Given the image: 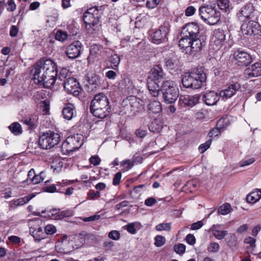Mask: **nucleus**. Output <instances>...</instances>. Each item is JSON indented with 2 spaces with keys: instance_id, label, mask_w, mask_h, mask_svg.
Returning a JSON list of instances; mask_svg holds the SVG:
<instances>
[{
  "instance_id": "f257e3e1",
  "label": "nucleus",
  "mask_w": 261,
  "mask_h": 261,
  "mask_svg": "<svg viewBox=\"0 0 261 261\" xmlns=\"http://www.w3.org/2000/svg\"><path fill=\"white\" fill-rule=\"evenodd\" d=\"M206 75L202 66L194 68L181 75V83L187 89H200L206 81Z\"/></svg>"
},
{
  "instance_id": "f03ea898",
  "label": "nucleus",
  "mask_w": 261,
  "mask_h": 261,
  "mask_svg": "<svg viewBox=\"0 0 261 261\" xmlns=\"http://www.w3.org/2000/svg\"><path fill=\"white\" fill-rule=\"evenodd\" d=\"M90 111L94 116L100 119H103L110 114L111 108L105 94L100 92L94 96L90 103Z\"/></svg>"
},
{
  "instance_id": "7ed1b4c3",
  "label": "nucleus",
  "mask_w": 261,
  "mask_h": 261,
  "mask_svg": "<svg viewBox=\"0 0 261 261\" xmlns=\"http://www.w3.org/2000/svg\"><path fill=\"white\" fill-rule=\"evenodd\" d=\"M163 98L165 103H174L179 97V90L174 82L171 80L163 81L160 87Z\"/></svg>"
},
{
  "instance_id": "20e7f679",
  "label": "nucleus",
  "mask_w": 261,
  "mask_h": 261,
  "mask_svg": "<svg viewBox=\"0 0 261 261\" xmlns=\"http://www.w3.org/2000/svg\"><path fill=\"white\" fill-rule=\"evenodd\" d=\"M198 12L201 19L210 25L216 24L220 20V11L208 5L200 7Z\"/></svg>"
},
{
  "instance_id": "39448f33",
  "label": "nucleus",
  "mask_w": 261,
  "mask_h": 261,
  "mask_svg": "<svg viewBox=\"0 0 261 261\" xmlns=\"http://www.w3.org/2000/svg\"><path fill=\"white\" fill-rule=\"evenodd\" d=\"M60 140L59 134L48 130L40 135L38 145L42 149H49L58 145Z\"/></svg>"
},
{
  "instance_id": "423d86ee",
  "label": "nucleus",
  "mask_w": 261,
  "mask_h": 261,
  "mask_svg": "<svg viewBox=\"0 0 261 261\" xmlns=\"http://www.w3.org/2000/svg\"><path fill=\"white\" fill-rule=\"evenodd\" d=\"M33 67H37L45 75L49 77L56 78L58 75L57 66L56 63L51 59H46L44 58L40 59L34 65Z\"/></svg>"
},
{
  "instance_id": "0eeeda50",
  "label": "nucleus",
  "mask_w": 261,
  "mask_h": 261,
  "mask_svg": "<svg viewBox=\"0 0 261 261\" xmlns=\"http://www.w3.org/2000/svg\"><path fill=\"white\" fill-rule=\"evenodd\" d=\"M83 136L78 134L68 137L62 145V150L64 154H69L79 149L83 144Z\"/></svg>"
},
{
  "instance_id": "6e6552de",
  "label": "nucleus",
  "mask_w": 261,
  "mask_h": 261,
  "mask_svg": "<svg viewBox=\"0 0 261 261\" xmlns=\"http://www.w3.org/2000/svg\"><path fill=\"white\" fill-rule=\"evenodd\" d=\"M31 72L33 75L34 83L38 85H43L45 88H51L56 82V78L49 77L48 75L42 73L41 76L40 75L42 71L37 67H33Z\"/></svg>"
},
{
  "instance_id": "1a4fd4ad",
  "label": "nucleus",
  "mask_w": 261,
  "mask_h": 261,
  "mask_svg": "<svg viewBox=\"0 0 261 261\" xmlns=\"http://www.w3.org/2000/svg\"><path fill=\"white\" fill-rule=\"evenodd\" d=\"M170 25L168 21H165L151 35L152 42L159 44L167 41V35L169 32Z\"/></svg>"
},
{
  "instance_id": "9d476101",
  "label": "nucleus",
  "mask_w": 261,
  "mask_h": 261,
  "mask_svg": "<svg viewBox=\"0 0 261 261\" xmlns=\"http://www.w3.org/2000/svg\"><path fill=\"white\" fill-rule=\"evenodd\" d=\"M241 30L246 35H258L261 36V25L256 21L250 20L244 22Z\"/></svg>"
},
{
  "instance_id": "9b49d317",
  "label": "nucleus",
  "mask_w": 261,
  "mask_h": 261,
  "mask_svg": "<svg viewBox=\"0 0 261 261\" xmlns=\"http://www.w3.org/2000/svg\"><path fill=\"white\" fill-rule=\"evenodd\" d=\"M105 81L106 79L103 76H101L95 72L89 74L87 76L88 83L92 90L104 88Z\"/></svg>"
},
{
  "instance_id": "f8f14e48",
  "label": "nucleus",
  "mask_w": 261,
  "mask_h": 261,
  "mask_svg": "<svg viewBox=\"0 0 261 261\" xmlns=\"http://www.w3.org/2000/svg\"><path fill=\"white\" fill-rule=\"evenodd\" d=\"M233 55L236 64L239 66H247L252 62L251 56L241 49L234 51Z\"/></svg>"
},
{
  "instance_id": "ddd939ff",
  "label": "nucleus",
  "mask_w": 261,
  "mask_h": 261,
  "mask_svg": "<svg viewBox=\"0 0 261 261\" xmlns=\"http://www.w3.org/2000/svg\"><path fill=\"white\" fill-rule=\"evenodd\" d=\"M191 39V46L187 49L190 55H195L205 47L206 44V38L204 36H200Z\"/></svg>"
},
{
  "instance_id": "4468645a",
  "label": "nucleus",
  "mask_w": 261,
  "mask_h": 261,
  "mask_svg": "<svg viewBox=\"0 0 261 261\" xmlns=\"http://www.w3.org/2000/svg\"><path fill=\"white\" fill-rule=\"evenodd\" d=\"M82 44L80 41H74L66 49L65 53L68 58L74 59L78 58L81 54Z\"/></svg>"
},
{
  "instance_id": "2eb2a0df",
  "label": "nucleus",
  "mask_w": 261,
  "mask_h": 261,
  "mask_svg": "<svg viewBox=\"0 0 261 261\" xmlns=\"http://www.w3.org/2000/svg\"><path fill=\"white\" fill-rule=\"evenodd\" d=\"M241 88V84L238 82L232 81L229 83L227 87L220 92V96L223 99L231 97Z\"/></svg>"
},
{
  "instance_id": "dca6fc26",
  "label": "nucleus",
  "mask_w": 261,
  "mask_h": 261,
  "mask_svg": "<svg viewBox=\"0 0 261 261\" xmlns=\"http://www.w3.org/2000/svg\"><path fill=\"white\" fill-rule=\"evenodd\" d=\"M244 74L247 79L261 76V63L256 62L247 67L244 70Z\"/></svg>"
},
{
  "instance_id": "f3484780",
  "label": "nucleus",
  "mask_w": 261,
  "mask_h": 261,
  "mask_svg": "<svg viewBox=\"0 0 261 261\" xmlns=\"http://www.w3.org/2000/svg\"><path fill=\"white\" fill-rule=\"evenodd\" d=\"M187 34L186 35L191 38H195L201 36L200 28L197 23L192 22L187 23L182 28Z\"/></svg>"
},
{
  "instance_id": "a211bd4d",
  "label": "nucleus",
  "mask_w": 261,
  "mask_h": 261,
  "mask_svg": "<svg viewBox=\"0 0 261 261\" xmlns=\"http://www.w3.org/2000/svg\"><path fill=\"white\" fill-rule=\"evenodd\" d=\"M200 96L196 94L193 96L188 95H181L179 99V103L182 107H192L199 102Z\"/></svg>"
},
{
  "instance_id": "6ab92c4d",
  "label": "nucleus",
  "mask_w": 261,
  "mask_h": 261,
  "mask_svg": "<svg viewBox=\"0 0 261 261\" xmlns=\"http://www.w3.org/2000/svg\"><path fill=\"white\" fill-rule=\"evenodd\" d=\"M225 34L222 29H218L214 31L212 43L217 47V49L220 48L225 42Z\"/></svg>"
},
{
  "instance_id": "aec40b11",
  "label": "nucleus",
  "mask_w": 261,
  "mask_h": 261,
  "mask_svg": "<svg viewBox=\"0 0 261 261\" xmlns=\"http://www.w3.org/2000/svg\"><path fill=\"white\" fill-rule=\"evenodd\" d=\"M220 96L217 92L211 91L203 94L202 100L206 105L212 106L216 104Z\"/></svg>"
},
{
  "instance_id": "412c9836",
  "label": "nucleus",
  "mask_w": 261,
  "mask_h": 261,
  "mask_svg": "<svg viewBox=\"0 0 261 261\" xmlns=\"http://www.w3.org/2000/svg\"><path fill=\"white\" fill-rule=\"evenodd\" d=\"M93 12V9H87L83 15V19L86 28L88 26L90 28L94 27L98 24L99 21L94 17L93 14H92Z\"/></svg>"
},
{
  "instance_id": "4be33fe9",
  "label": "nucleus",
  "mask_w": 261,
  "mask_h": 261,
  "mask_svg": "<svg viewBox=\"0 0 261 261\" xmlns=\"http://www.w3.org/2000/svg\"><path fill=\"white\" fill-rule=\"evenodd\" d=\"M62 112L63 118L67 120H71L76 114L75 106L71 103L65 104Z\"/></svg>"
},
{
  "instance_id": "5701e85b",
  "label": "nucleus",
  "mask_w": 261,
  "mask_h": 261,
  "mask_svg": "<svg viewBox=\"0 0 261 261\" xmlns=\"http://www.w3.org/2000/svg\"><path fill=\"white\" fill-rule=\"evenodd\" d=\"M151 76L149 77L148 79H151L152 80L158 83H163L165 74L163 71L162 68L159 65H155L151 70Z\"/></svg>"
},
{
  "instance_id": "b1692460",
  "label": "nucleus",
  "mask_w": 261,
  "mask_h": 261,
  "mask_svg": "<svg viewBox=\"0 0 261 261\" xmlns=\"http://www.w3.org/2000/svg\"><path fill=\"white\" fill-rule=\"evenodd\" d=\"M254 7L251 3H246L241 10L237 13L238 17L243 16L247 19L251 17V15L253 13Z\"/></svg>"
},
{
  "instance_id": "393cba45",
  "label": "nucleus",
  "mask_w": 261,
  "mask_h": 261,
  "mask_svg": "<svg viewBox=\"0 0 261 261\" xmlns=\"http://www.w3.org/2000/svg\"><path fill=\"white\" fill-rule=\"evenodd\" d=\"M147 87L150 94L154 97L158 96L160 91V83L155 82L151 79H148Z\"/></svg>"
},
{
  "instance_id": "a878e982",
  "label": "nucleus",
  "mask_w": 261,
  "mask_h": 261,
  "mask_svg": "<svg viewBox=\"0 0 261 261\" xmlns=\"http://www.w3.org/2000/svg\"><path fill=\"white\" fill-rule=\"evenodd\" d=\"M162 110V105L159 101H151L147 106V111L149 114H159Z\"/></svg>"
},
{
  "instance_id": "bb28decb",
  "label": "nucleus",
  "mask_w": 261,
  "mask_h": 261,
  "mask_svg": "<svg viewBox=\"0 0 261 261\" xmlns=\"http://www.w3.org/2000/svg\"><path fill=\"white\" fill-rule=\"evenodd\" d=\"M191 38L185 35L182 37L178 42L179 46L185 51L186 54L189 55L188 48L191 46Z\"/></svg>"
},
{
  "instance_id": "cd10ccee",
  "label": "nucleus",
  "mask_w": 261,
  "mask_h": 261,
  "mask_svg": "<svg viewBox=\"0 0 261 261\" xmlns=\"http://www.w3.org/2000/svg\"><path fill=\"white\" fill-rule=\"evenodd\" d=\"M261 198V189L249 194L246 197V200L248 203H254Z\"/></svg>"
},
{
  "instance_id": "c85d7f7f",
  "label": "nucleus",
  "mask_w": 261,
  "mask_h": 261,
  "mask_svg": "<svg viewBox=\"0 0 261 261\" xmlns=\"http://www.w3.org/2000/svg\"><path fill=\"white\" fill-rule=\"evenodd\" d=\"M30 233L33 237L35 241L40 242L46 238L45 233L43 231V229L41 227L33 231L30 230Z\"/></svg>"
},
{
  "instance_id": "c756f323",
  "label": "nucleus",
  "mask_w": 261,
  "mask_h": 261,
  "mask_svg": "<svg viewBox=\"0 0 261 261\" xmlns=\"http://www.w3.org/2000/svg\"><path fill=\"white\" fill-rule=\"evenodd\" d=\"M148 128L150 131L153 133H159L163 128V123L157 119H154L148 125Z\"/></svg>"
},
{
  "instance_id": "7c9ffc66",
  "label": "nucleus",
  "mask_w": 261,
  "mask_h": 261,
  "mask_svg": "<svg viewBox=\"0 0 261 261\" xmlns=\"http://www.w3.org/2000/svg\"><path fill=\"white\" fill-rule=\"evenodd\" d=\"M38 118L36 116H32L28 117L23 121V123L28 126L29 129L33 130L36 128L38 125Z\"/></svg>"
},
{
  "instance_id": "2f4dec72",
  "label": "nucleus",
  "mask_w": 261,
  "mask_h": 261,
  "mask_svg": "<svg viewBox=\"0 0 261 261\" xmlns=\"http://www.w3.org/2000/svg\"><path fill=\"white\" fill-rule=\"evenodd\" d=\"M9 129L15 136H19L22 133V128L21 125L17 122L11 123L8 126Z\"/></svg>"
},
{
  "instance_id": "473e14b6",
  "label": "nucleus",
  "mask_w": 261,
  "mask_h": 261,
  "mask_svg": "<svg viewBox=\"0 0 261 261\" xmlns=\"http://www.w3.org/2000/svg\"><path fill=\"white\" fill-rule=\"evenodd\" d=\"M80 235L84 237L83 240H86L87 243H96L98 242L96 236L94 234L88 233L85 231H82L80 232Z\"/></svg>"
},
{
  "instance_id": "72a5a7b5",
  "label": "nucleus",
  "mask_w": 261,
  "mask_h": 261,
  "mask_svg": "<svg viewBox=\"0 0 261 261\" xmlns=\"http://www.w3.org/2000/svg\"><path fill=\"white\" fill-rule=\"evenodd\" d=\"M218 6L225 12H229L232 9L229 0H216Z\"/></svg>"
},
{
  "instance_id": "f704fd0d",
  "label": "nucleus",
  "mask_w": 261,
  "mask_h": 261,
  "mask_svg": "<svg viewBox=\"0 0 261 261\" xmlns=\"http://www.w3.org/2000/svg\"><path fill=\"white\" fill-rule=\"evenodd\" d=\"M108 61L111 63V67L116 70L120 63V58L117 55L114 54L109 57Z\"/></svg>"
},
{
  "instance_id": "c9c22d12",
  "label": "nucleus",
  "mask_w": 261,
  "mask_h": 261,
  "mask_svg": "<svg viewBox=\"0 0 261 261\" xmlns=\"http://www.w3.org/2000/svg\"><path fill=\"white\" fill-rule=\"evenodd\" d=\"M79 83L77 80L73 77H69L64 82L65 89H69V88L78 86Z\"/></svg>"
},
{
  "instance_id": "e433bc0d",
  "label": "nucleus",
  "mask_w": 261,
  "mask_h": 261,
  "mask_svg": "<svg viewBox=\"0 0 261 261\" xmlns=\"http://www.w3.org/2000/svg\"><path fill=\"white\" fill-rule=\"evenodd\" d=\"M89 9H93V12L92 13V14H93L94 18L99 20V18L103 13L104 8L103 6H94L90 8Z\"/></svg>"
},
{
  "instance_id": "4c0bfd02",
  "label": "nucleus",
  "mask_w": 261,
  "mask_h": 261,
  "mask_svg": "<svg viewBox=\"0 0 261 261\" xmlns=\"http://www.w3.org/2000/svg\"><path fill=\"white\" fill-rule=\"evenodd\" d=\"M230 204L228 203H225L219 207L218 213L219 214L225 215L230 212Z\"/></svg>"
},
{
  "instance_id": "58836bf2",
  "label": "nucleus",
  "mask_w": 261,
  "mask_h": 261,
  "mask_svg": "<svg viewBox=\"0 0 261 261\" xmlns=\"http://www.w3.org/2000/svg\"><path fill=\"white\" fill-rule=\"evenodd\" d=\"M73 215V211L71 210H65L60 211V209L58 211V214L57 217H55L56 220H60L65 217H69Z\"/></svg>"
},
{
  "instance_id": "ea45409f",
  "label": "nucleus",
  "mask_w": 261,
  "mask_h": 261,
  "mask_svg": "<svg viewBox=\"0 0 261 261\" xmlns=\"http://www.w3.org/2000/svg\"><path fill=\"white\" fill-rule=\"evenodd\" d=\"M165 61V65L168 69L173 70L177 67V61L176 60L169 58L166 59Z\"/></svg>"
},
{
  "instance_id": "a19ab883",
  "label": "nucleus",
  "mask_w": 261,
  "mask_h": 261,
  "mask_svg": "<svg viewBox=\"0 0 261 261\" xmlns=\"http://www.w3.org/2000/svg\"><path fill=\"white\" fill-rule=\"evenodd\" d=\"M68 93L72 94L74 96L79 95L80 93L82 90V88L80 86L79 84L78 86L69 88V89H65Z\"/></svg>"
},
{
  "instance_id": "79ce46f5",
  "label": "nucleus",
  "mask_w": 261,
  "mask_h": 261,
  "mask_svg": "<svg viewBox=\"0 0 261 261\" xmlns=\"http://www.w3.org/2000/svg\"><path fill=\"white\" fill-rule=\"evenodd\" d=\"M212 141V138H209L206 142L201 144L198 147L199 152L201 153H204L207 149L210 148Z\"/></svg>"
},
{
  "instance_id": "37998d69",
  "label": "nucleus",
  "mask_w": 261,
  "mask_h": 261,
  "mask_svg": "<svg viewBox=\"0 0 261 261\" xmlns=\"http://www.w3.org/2000/svg\"><path fill=\"white\" fill-rule=\"evenodd\" d=\"M67 37L68 35L66 32L61 30H58L56 33L55 38L57 40L63 42L67 39Z\"/></svg>"
},
{
  "instance_id": "c03bdc74",
  "label": "nucleus",
  "mask_w": 261,
  "mask_h": 261,
  "mask_svg": "<svg viewBox=\"0 0 261 261\" xmlns=\"http://www.w3.org/2000/svg\"><path fill=\"white\" fill-rule=\"evenodd\" d=\"M32 198V197L29 196H25L23 197L19 198L14 202V204L16 206H20L28 202Z\"/></svg>"
},
{
  "instance_id": "a18cd8bd",
  "label": "nucleus",
  "mask_w": 261,
  "mask_h": 261,
  "mask_svg": "<svg viewBox=\"0 0 261 261\" xmlns=\"http://www.w3.org/2000/svg\"><path fill=\"white\" fill-rule=\"evenodd\" d=\"M57 231L55 226L53 224H48L44 227V233L47 235H51L56 233Z\"/></svg>"
},
{
  "instance_id": "49530a36",
  "label": "nucleus",
  "mask_w": 261,
  "mask_h": 261,
  "mask_svg": "<svg viewBox=\"0 0 261 261\" xmlns=\"http://www.w3.org/2000/svg\"><path fill=\"white\" fill-rule=\"evenodd\" d=\"M171 228V224L170 223H161L157 225L155 229L158 231L166 230L170 231Z\"/></svg>"
},
{
  "instance_id": "de8ad7c7",
  "label": "nucleus",
  "mask_w": 261,
  "mask_h": 261,
  "mask_svg": "<svg viewBox=\"0 0 261 261\" xmlns=\"http://www.w3.org/2000/svg\"><path fill=\"white\" fill-rule=\"evenodd\" d=\"M220 133V128L218 127H215L210 130L207 137H208L209 138L213 139V137H216L218 136Z\"/></svg>"
},
{
  "instance_id": "09e8293b",
  "label": "nucleus",
  "mask_w": 261,
  "mask_h": 261,
  "mask_svg": "<svg viewBox=\"0 0 261 261\" xmlns=\"http://www.w3.org/2000/svg\"><path fill=\"white\" fill-rule=\"evenodd\" d=\"M174 250L177 254H182L185 252L186 246L184 244L181 243H179L177 245H175L174 246Z\"/></svg>"
},
{
  "instance_id": "8fccbe9b",
  "label": "nucleus",
  "mask_w": 261,
  "mask_h": 261,
  "mask_svg": "<svg viewBox=\"0 0 261 261\" xmlns=\"http://www.w3.org/2000/svg\"><path fill=\"white\" fill-rule=\"evenodd\" d=\"M154 245L156 247H161L165 243V238L160 235H158L155 237Z\"/></svg>"
},
{
  "instance_id": "3c124183",
  "label": "nucleus",
  "mask_w": 261,
  "mask_h": 261,
  "mask_svg": "<svg viewBox=\"0 0 261 261\" xmlns=\"http://www.w3.org/2000/svg\"><path fill=\"white\" fill-rule=\"evenodd\" d=\"M102 47L97 44L92 45L90 48V56H95L99 54L100 49Z\"/></svg>"
},
{
  "instance_id": "603ef678",
  "label": "nucleus",
  "mask_w": 261,
  "mask_h": 261,
  "mask_svg": "<svg viewBox=\"0 0 261 261\" xmlns=\"http://www.w3.org/2000/svg\"><path fill=\"white\" fill-rule=\"evenodd\" d=\"M228 232L226 230H215L213 232V235L219 240H222L227 234Z\"/></svg>"
},
{
  "instance_id": "864d4df0",
  "label": "nucleus",
  "mask_w": 261,
  "mask_h": 261,
  "mask_svg": "<svg viewBox=\"0 0 261 261\" xmlns=\"http://www.w3.org/2000/svg\"><path fill=\"white\" fill-rule=\"evenodd\" d=\"M141 101V102H143V101H142L140 99H137L136 97L135 98V101H132L131 102H130V105L133 108H136L137 109V110H140L141 107H142V104L140 102Z\"/></svg>"
},
{
  "instance_id": "5fc2aeb1",
  "label": "nucleus",
  "mask_w": 261,
  "mask_h": 261,
  "mask_svg": "<svg viewBox=\"0 0 261 261\" xmlns=\"http://www.w3.org/2000/svg\"><path fill=\"white\" fill-rule=\"evenodd\" d=\"M7 10L13 12L16 9V4L13 0H8L6 4Z\"/></svg>"
},
{
  "instance_id": "6e6d98bb",
  "label": "nucleus",
  "mask_w": 261,
  "mask_h": 261,
  "mask_svg": "<svg viewBox=\"0 0 261 261\" xmlns=\"http://www.w3.org/2000/svg\"><path fill=\"white\" fill-rule=\"evenodd\" d=\"M68 75V71L66 68H62L59 75V79L61 81H65Z\"/></svg>"
},
{
  "instance_id": "4d7b16f0",
  "label": "nucleus",
  "mask_w": 261,
  "mask_h": 261,
  "mask_svg": "<svg viewBox=\"0 0 261 261\" xmlns=\"http://www.w3.org/2000/svg\"><path fill=\"white\" fill-rule=\"evenodd\" d=\"M109 237L113 240H118L120 237V234L118 231H111L108 234Z\"/></svg>"
},
{
  "instance_id": "13d9d810",
  "label": "nucleus",
  "mask_w": 261,
  "mask_h": 261,
  "mask_svg": "<svg viewBox=\"0 0 261 261\" xmlns=\"http://www.w3.org/2000/svg\"><path fill=\"white\" fill-rule=\"evenodd\" d=\"M160 2V0H148L146 2V6L147 8L152 9L159 5Z\"/></svg>"
},
{
  "instance_id": "bf43d9fd",
  "label": "nucleus",
  "mask_w": 261,
  "mask_h": 261,
  "mask_svg": "<svg viewBox=\"0 0 261 261\" xmlns=\"http://www.w3.org/2000/svg\"><path fill=\"white\" fill-rule=\"evenodd\" d=\"M89 161L91 164L97 166L100 164L101 160L98 155H93L90 158Z\"/></svg>"
},
{
  "instance_id": "052dcab7",
  "label": "nucleus",
  "mask_w": 261,
  "mask_h": 261,
  "mask_svg": "<svg viewBox=\"0 0 261 261\" xmlns=\"http://www.w3.org/2000/svg\"><path fill=\"white\" fill-rule=\"evenodd\" d=\"M196 12V9L192 6L188 7L185 10V15L186 16H191L193 15Z\"/></svg>"
},
{
  "instance_id": "680f3d73",
  "label": "nucleus",
  "mask_w": 261,
  "mask_h": 261,
  "mask_svg": "<svg viewBox=\"0 0 261 261\" xmlns=\"http://www.w3.org/2000/svg\"><path fill=\"white\" fill-rule=\"evenodd\" d=\"M121 176L122 174L121 172H118L115 175L113 179V184L114 186H117L119 184L121 178Z\"/></svg>"
},
{
  "instance_id": "e2e57ef3",
  "label": "nucleus",
  "mask_w": 261,
  "mask_h": 261,
  "mask_svg": "<svg viewBox=\"0 0 261 261\" xmlns=\"http://www.w3.org/2000/svg\"><path fill=\"white\" fill-rule=\"evenodd\" d=\"M186 242L191 245H193L196 243V239L192 234H188L186 238Z\"/></svg>"
},
{
  "instance_id": "0e129e2a",
  "label": "nucleus",
  "mask_w": 261,
  "mask_h": 261,
  "mask_svg": "<svg viewBox=\"0 0 261 261\" xmlns=\"http://www.w3.org/2000/svg\"><path fill=\"white\" fill-rule=\"evenodd\" d=\"M147 133V132L146 130L141 128H139V129L136 130V136L141 138H144L145 136H146Z\"/></svg>"
},
{
  "instance_id": "69168bd1",
  "label": "nucleus",
  "mask_w": 261,
  "mask_h": 261,
  "mask_svg": "<svg viewBox=\"0 0 261 261\" xmlns=\"http://www.w3.org/2000/svg\"><path fill=\"white\" fill-rule=\"evenodd\" d=\"M132 162L129 160H126L123 161L121 162V166L124 167L125 165L127 166L125 167L124 170L125 171H127L130 169L133 166H131Z\"/></svg>"
},
{
  "instance_id": "338daca9",
  "label": "nucleus",
  "mask_w": 261,
  "mask_h": 261,
  "mask_svg": "<svg viewBox=\"0 0 261 261\" xmlns=\"http://www.w3.org/2000/svg\"><path fill=\"white\" fill-rule=\"evenodd\" d=\"M43 178L39 175H34L31 179V182L33 184H37L43 180Z\"/></svg>"
},
{
  "instance_id": "774afa93",
  "label": "nucleus",
  "mask_w": 261,
  "mask_h": 261,
  "mask_svg": "<svg viewBox=\"0 0 261 261\" xmlns=\"http://www.w3.org/2000/svg\"><path fill=\"white\" fill-rule=\"evenodd\" d=\"M156 202V199L153 197H149L145 200L144 204L148 206H151Z\"/></svg>"
}]
</instances>
